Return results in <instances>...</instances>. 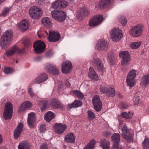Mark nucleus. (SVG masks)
Masks as SVG:
<instances>
[{"label": "nucleus", "mask_w": 149, "mask_h": 149, "mask_svg": "<svg viewBox=\"0 0 149 149\" xmlns=\"http://www.w3.org/2000/svg\"><path fill=\"white\" fill-rule=\"evenodd\" d=\"M119 127L120 129L122 127L121 131L122 132V136L127 142H132L133 140V135L131 133L130 130L127 129L126 125L123 123V121L120 120L119 119Z\"/></svg>", "instance_id": "nucleus-1"}, {"label": "nucleus", "mask_w": 149, "mask_h": 149, "mask_svg": "<svg viewBox=\"0 0 149 149\" xmlns=\"http://www.w3.org/2000/svg\"><path fill=\"white\" fill-rule=\"evenodd\" d=\"M13 32L11 30H7L1 39L0 45L2 49L8 46L13 37Z\"/></svg>", "instance_id": "nucleus-2"}, {"label": "nucleus", "mask_w": 149, "mask_h": 149, "mask_svg": "<svg viewBox=\"0 0 149 149\" xmlns=\"http://www.w3.org/2000/svg\"><path fill=\"white\" fill-rule=\"evenodd\" d=\"M29 14L30 17L34 19H39L42 14V9L38 6H31L29 10Z\"/></svg>", "instance_id": "nucleus-3"}, {"label": "nucleus", "mask_w": 149, "mask_h": 149, "mask_svg": "<svg viewBox=\"0 0 149 149\" xmlns=\"http://www.w3.org/2000/svg\"><path fill=\"white\" fill-rule=\"evenodd\" d=\"M110 35L111 39L115 42L119 41L123 36V34L121 30L116 28L111 30Z\"/></svg>", "instance_id": "nucleus-4"}, {"label": "nucleus", "mask_w": 149, "mask_h": 149, "mask_svg": "<svg viewBox=\"0 0 149 149\" xmlns=\"http://www.w3.org/2000/svg\"><path fill=\"white\" fill-rule=\"evenodd\" d=\"M13 112L12 104L10 102H8L5 105L3 113V116L6 120L10 119Z\"/></svg>", "instance_id": "nucleus-5"}, {"label": "nucleus", "mask_w": 149, "mask_h": 149, "mask_svg": "<svg viewBox=\"0 0 149 149\" xmlns=\"http://www.w3.org/2000/svg\"><path fill=\"white\" fill-rule=\"evenodd\" d=\"M51 15L52 17L55 19L60 22L64 21L66 17V13L61 10L52 11Z\"/></svg>", "instance_id": "nucleus-6"}, {"label": "nucleus", "mask_w": 149, "mask_h": 149, "mask_svg": "<svg viewBox=\"0 0 149 149\" xmlns=\"http://www.w3.org/2000/svg\"><path fill=\"white\" fill-rule=\"evenodd\" d=\"M120 57L122 59L121 64L126 66L129 64L130 61V57L129 53L127 51H122L119 54Z\"/></svg>", "instance_id": "nucleus-7"}, {"label": "nucleus", "mask_w": 149, "mask_h": 149, "mask_svg": "<svg viewBox=\"0 0 149 149\" xmlns=\"http://www.w3.org/2000/svg\"><path fill=\"white\" fill-rule=\"evenodd\" d=\"M44 68L46 71L54 75H58L59 73V70L56 66L49 63L45 64Z\"/></svg>", "instance_id": "nucleus-8"}, {"label": "nucleus", "mask_w": 149, "mask_h": 149, "mask_svg": "<svg viewBox=\"0 0 149 149\" xmlns=\"http://www.w3.org/2000/svg\"><path fill=\"white\" fill-rule=\"evenodd\" d=\"M103 17L101 15H98L92 18L89 22L90 26L94 27L100 24L103 20Z\"/></svg>", "instance_id": "nucleus-9"}, {"label": "nucleus", "mask_w": 149, "mask_h": 149, "mask_svg": "<svg viewBox=\"0 0 149 149\" xmlns=\"http://www.w3.org/2000/svg\"><path fill=\"white\" fill-rule=\"evenodd\" d=\"M103 17L101 15H98L92 18L89 22L90 26L94 27L100 24L103 20Z\"/></svg>", "instance_id": "nucleus-10"}, {"label": "nucleus", "mask_w": 149, "mask_h": 149, "mask_svg": "<svg viewBox=\"0 0 149 149\" xmlns=\"http://www.w3.org/2000/svg\"><path fill=\"white\" fill-rule=\"evenodd\" d=\"M143 29V26L141 25H137L130 31V35L133 37H137L140 36Z\"/></svg>", "instance_id": "nucleus-11"}, {"label": "nucleus", "mask_w": 149, "mask_h": 149, "mask_svg": "<svg viewBox=\"0 0 149 149\" xmlns=\"http://www.w3.org/2000/svg\"><path fill=\"white\" fill-rule=\"evenodd\" d=\"M46 45L45 43L41 40L36 41L33 44V47L36 53H40L45 50Z\"/></svg>", "instance_id": "nucleus-12"}, {"label": "nucleus", "mask_w": 149, "mask_h": 149, "mask_svg": "<svg viewBox=\"0 0 149 149\" xmlns=\"http://www.w3.org/2000/svg\"><path fill=\"white\" fill-rule=\"evenodd\" d=\"M48 78V75L45 73L42 72L32 81L33 84H40L46 81Z\"/></svg>", "instance_id": "nucleus-13"}, {"label": "nucleus", "mask_w": 149, "mask_h": 149, "mask_svg": "<svg viewBox=\"0 0 149 149\" xmlns=\"http://www.w3.org/2000/svg\"><path fill=\"white\" fill-rule=\"evenodd\" d=\"M120 135L118 133H114L111 136V139L114 142L112 149H123V147L119 145L120 142Z\"/></svg>", "instance_id": "nucleus-14"}, {"label": "nucleus", "mask_w": 149, "mask_h": 149, "mask_svg": "<svg viewBox=\"0 0 149 149\" xmlns=\"http://www.w3.org/2000/svg\"><path fill=\"white\" fill-rule=\"evenodd\" d=\"M108 42L105 40L102 39L99 41L96 44L95 48L99 51H105L108 49Z\"/></svg>", "instance_id": "nucleus-15"}, {"label": "nucleus", "mask_w": 149, "mask_h": 149, "mask_svg": "<svg viewBox=\"0 0 149 149\" xmlns=\"http://www.w3.org/2000/svg\"><path fill=\"white\" fill-rule=\"evenodd\" d=\"M100 91L110 97H113L115 95V91L113 86L108 88L105 86H102L100 88Z\"/></svg>", "instance_id": "nucleus-16"}, {"label": "nucleus", "mask_w": 149, "mask_h": 149, "mask_svg": "<svg viewBox=\"0 0 149 149\" xmlns=\"http://www.w3.org/2000/svg\"><path fill=\"white\" fill-rule=\"evenodd\" d=\"M24 51V49H19L16 46H13L10 47L6 51L5 55L7 56H10L17 53H21Z\"/></svg>", "instance_id": "nucleus-17"}, {"label": "nucleus", "mask_w": 149, "mask_h": 149, "mask_svg": "<svg viewBox=\"0 0 149 149\" xmlns=\"http://www.w3.org/2000/svg\"><path fill=\"white\" fill-rule=\"evenodd\" d=\"M93 103L95 109L97 111H100L102 107V103L99 96L96 95L93 99Z\"/></svg>", "instance_id": "nucleus-18"}, {"label": "nucleus", "mask_w": 149, "mask_h": 149, "mask_svg": "<svg viewBox=\"0 0 149 149\" xmlns=\"http://www.w3.org/2000/svg\"><path fill=\"white\" fill-rule=\"evenodd\" d=\"M60 35L58 32L49 31L48 39L50 42H56L60 39Z\"/></svg>", "instance_id": "nucleus-19"}, {"label": "nucleus", "mask_w": 149, "mask_h": 149, "mask_svg": "<svg viewBox=\"0 0 149 149\" xmlns=\"http://www.w3.org/2000/svg\"><path fill=\"white\" fill-rule=\"evenodd\" d=\"M92 62L94 65L97 69L101 71H102L103 70V65L102 63L99 58L96 56L95 55L93 56Z\"/></svg>", "instance_id": "nucleus-20"}, {"label": "nucleus", "mask_w": 149, "mask_h": 149, "mask_svg": "<svg viewBox=\"0 0 149 149\" xmlns=\"http://www.w3.org/2000/svg\"><path fill=\"white\" fill-rule=\"evenodd\" d=\"M89 14V12L86 8L83 7L79 9L77 12V15L78 17L80 18L87 16Z\"/></svg>", "instance_id": "nucleus-21"}, {"label": "nucleus", "mask_w": 149, "mask_h": 149, "mask_svg": "<svg viewBox=\"0 0 149 149\" xmlns=\"http://www.w3.org/2000/svg\"><path fill=\"white\" fill-rule=\"evenodd\" d=\"M72 69V64L69 61H66L62 66V71L64 73H68Z\"/></svg>", "instance_id": "nucleus-22"}, {"label": "nucleus", "mask_w": 149, "mask_h": 149, "mask_svg": "<svg viewBox=\"0 0 149 149\" xmlns=\"http://www.w3.org/2000/svg\"><path fill=\"white\" fill-rule=\"evenodd\" d=\"M54 126L55 131L58 134H61L63 133L67 128L66 125L60 123H56Z\"/></svg>", "instance_id": "nucleus-23"}, {"label": "nucleus", "mask_w": 149, "mask_h": 149, "mask_svg": "<svg viewBox=\"0 0 149 149\" xmlns=\"http://www.w3.org/2000/svg\"><path fill=\"white\" fill-rule=\"evenodd\" d=\"M23 125L22 123H19L17 127L14 131V136L15 138H18L20 135L23 130Z\"/></svg>", "instance_id": "nucleus-24"}, {"label": "nucleus", "mask_w": 149, "mask_h": 149, "mask_svg": "<svg viewBox=\"0 0 149 149\" xmlns=\"http://www.w3.org/2000/svg\"><path fill=\"white\" fill-rule=\"evenodd\" d=\"M35 114L33 112H31L28 114L27 121L28 125L31 127H33L34 123L35 120Z\"/></svg>", "instance_id": "nucleus-25"}, {"label": "nucleus", "mask_w": 149, "mask_h": 149, "mask_svg": "<svg viewBox=\"0 0 149 149\" xmlns=\"http://www.w3.org/2000/svg\"><path fill=\"white\" fill-rule=\"evenodd\" d=\"M32 106V104L29 101H26L20 105L18 111L21 113L24 111L26 109H28Z\"/></svg>", "instance_id": "nucleus-26"}, {"label": "nucleus", "mask_w": 149, "mask_h": 149, "mask_svg": "<svg viewBox=\"0 0 149 149\" xmlns=\"http://www.w3.org/2000/svg\"><path fill=\"white\" fill-rule=\"evenodd\" d=\"M29 25L28 20L26 19H23L19 24L18 27L22 31H25L28 29Z\"/></svg>", "instance_id": "nucleus-27"}, {"label": "nucleus", "mask_w": 149, "mask_h": 149, "mask_svg": "<svg viewBox=\"0 0 149 149\" xmlns=\"http://www.w3.org/2000/svg\"><path fill=\"white\" fill-rule=\"evenodd\" d=\"M114 0H100L98 5L99 8H104L109 6Z\"/></svg>", "instance_id": "nucleus-28"}, {"label": "nucleus", "mask_w": 149, "mask_h": 149, "mask_svg": "<svg viewBox=\"0 0 149 149\" xmlns=\"http://www.w3.org/2000/svg\"><path fill=\"white\" fill-rule=\"evenodd\" d=\"M42 23L43 25L48 28H50L52 26V22L51 19L48 17H45L42 18Z\"/></svg>", "instance_id": "nucleus-29"}, {"label": "nucleus", "mask_w": 149, "mask_h": 149, "mask_svg": "<svg viewBox=\"0 0 149 149\" xmlns=\"http://www.w3.org/2000/svg\"><path fill=\"white\" fill-rule=\"evenodd\" d=\"M88 75L91 79L95 80L98 79V76L92 67H90L89 68Z\"/></svg>", "instance_id": "nucleus-30"}, {"label": "nucleus", "mask_w": 149, "mask_h": 149, "mask_svg": "<svg viewBox=\"0 0 149 149\" xmlns=\"http://www.w3.org/2000/svg\"><path fill=\"white\" fill-rule=\"evenodd\" d=\"M100 146L103 149H110V142L105 139L100 140Z\"/></svg>", "instance_id": "nucleus-31"}, {"label": "nucleus", "mask_w": 149, "mask_h": 149, "mask_svg": "<svg viewBox=\"0 0 149 149\" xmlns=\"http://www.w3.org/2000/svg\"><path fill=\"white\" fill-rule=\"evenodd\" d=\"M65 141L66 142L68 143H73L75 140V138L73 134L72 133L67 134L65 137Z\"/></svg>", "instance_id": "nucleus-32"}, {"label": "nucleus", "mask_w": 149, "mask_h": 149, "mask_svg": "<svg viewBox=\"0 0 149 149\" xmlns=\"http://www.w3.org/2000/svg\"><path fill=\"white\" fill-rule=\"evenodd\" d=\"M52 107L54 109L60 108L61 107V105L60 102L55 99H52L50 103Z\"/></svg>", "instance_id": "nucleus-33"}, {"label": "nucleus", "mask_w": 149, "mask_h": 149, "mask_svg": "<svg viewBox=\"0 0 149 149\" xmlns=\"http://www.w3.org/2000/svg\"><path fill=\"white\" fill-rule=\"evenodd\" d=\"M30 145L27 141H23L20 143L18 146V149H29Z\"/></svg>", "instance_id": "nucleus-34"}, {"label": "nucleus", "mask_w": 149, "mask_h": 149, "mask_svg": "<svg viewBox=\"0 0 149 149\" xmlns=\"http://www.w3.org/2000/svg\"><path fill=\"white\" fill-rule=\"evenodd\" d=\"M55 116L54 113L50 111H48L45 114L44 117L45 119L47 122H49Z\"/></svg>", "instance_id": "nucleus-35"}, {"label": "nucleus", "mask_w": 149, "mask_h": 149, "mask_svg": "<svg viewBox=\"0 0 149 149\" xmlns=\"http://www.w3.org/2000/svg\"><path fill=\"white\" fill-rule=\"evenodd\" d=\"M141 84L145 86L149 84V73L145 75L142 78Z\"/></svg>", "instance_id": "nucleus-36"}, {"label": "nucleus", "mask_w": 149, "mask_h": 149, "mask_svg": "<svg viewBox=\"0 0 149 149\" xmlns=\"http://www.w3.org/2000/svg\"><path fill=\"white\" fill-rule=\"evenodd\" d=\"M82 105L81 101L79 100H75L73 103L68 105V108L70 109L72 108H76L81 106Z\"/></svg>", "instance_id": "nucleus-37"}, {"label": "nucleus", "mask_w": 149, "mask_h": 149, "mask_svg": "<svg viewBox=\"0 0 149 149\" xmlns=\"http://www.w3.org/2000/svg\"><path fill=\"white\" fill-rule=\"evenodd\" d=\"M95 142L96 141L95 140H91L84 149H93L94 146L95 144Z\"/></svg>", "instance_id": "nucleus-38"}, {"label": "nucleus", "mask_w": 149, "mask_h": 149, "mask_svg": "<svg viewBox=\"0 0 149 149\" xmlns=\"http://www.w3.org/2000/svg\"><path fill=\"white\" fill-rule=\"evenodd\" d=\"M142 147L143 149H149V139L146 138L142 143Z\"/></svg>", "instance_id": "nucleus-39"}, {"label": "nucleus", "mask_w": 149, "mask_h": 149, "mask_svg": "<svg viewBox=\"0 0 149 149\" xmlns=\"http://www.w3.org/2000/svg\"><path fill=\"white\" fill-rule=\"evenodd\" d=\"M126 81L128 85L131 87L133 86L135 84L134 79L130 77H127Z\"/></svg>", "instance_id": "nucleus-40"}, {"label": "nucleus", "mask_w": 149, "mask_h": 149, "mask_svg": "<svg viewBox=\"0 0 149 149\" xmlns=\"http://www.w3.org/2000/svg\"><path fill=\"white\" fill-rule=\"evenodd\" d=\"M136 76V70L133 69L129 72L127 77L134 79Z\"/></svg>", "instance_id": "nucleus-41"}, {"label": "nucleus", "mask_w": 149, "mask_h": 149, "mask_svg": "<svg viewBox=\"0 0 149 149\" xmlns=\"http://www.w3.org/2000/svg\"><path fill=\"white\" fill-rule=\"evenodd\" d=\"M88 118L89 120H92L95 118V114L91 111L88 110Z\"/></svg>", "instance_id": "nucleus-42"}, {"label": "nucleus", "mask_w": 149, "mask_h": 149, "mask_svg": "<svg viewBox=\"0 0 149 149\" xmlns=\"http://www.w3.org/2000/svg\"><path fill=\"white\" fill-rule=\"evenodd\" d=\"M141 44V42H132L130 45V47L132 49H137L139 47Z\"/></svg>", "instance_id": "nucleus-43"}, {"label": "nucleus", "mask_w": 149, "mask_h": 149, "mask_svg": "<svg viewBox=\"0 0 149 149\" xmlns=\"http://www.w3.org/2000/svg\"><path fill=\"white\" fill-rule=\"evenodd\" d=\"M68 5L67 1L63 0H60V8H64L66 7Z\"/></svg>", "instance_id": "nucleus-44"}, {"label": "nucleus", "mask_w": 149, "mask_h": 149, "mask_svg": "<svg viewBox=\"0 0 149 149\" xmlns=\"http://www.w3.org/2000/svg\"><path fill=\"white\" fill-rule=\"evenodd\" d=\"M51 8L54 9L60 8V0L56 1L53 2L51 5Z\"/></svg>", "instance_id": "nucleus-45"}, {"label": "nucleus", "mask_w": 149, "mask_h": 149, "mask_svg": "<svg viewBox=\"0 0 149 149\" xmlns=\"http://www.w3.org/2000/svg\"><path fill=\"white\" fill-rule=\"evenodd\" d=\"M121 116L124 118H130L132 117V113L130 112L128 113L127 112H123L121 113Z\"/></svg>", "instance_id": "nucleus-46"}, {"label": "nucleus", "mask_w": 149, "mask_h": 149, "mask_svg": "<svg viewBox=\"0 0 149 149\" xmlns=\"http://www.w3.org/2000/svg\"><path fill=\"white\" fill-rule=\"evenodd\" d=\"M10 10V8H6L2 10V13L0 15V16H5L9 12Z\"/></svg>", "instance_id": "nucleus-47"}, {"label": "nucleus", "mask_w": 149, "mask_h": 149, "mask_svg": "<svg viewBox=\"0 0 149 149\" xmlns=\"http://www.w3.org/2000/svg\"><path fill=\"white\" fill-rule=\"evenodd\" d=\"M73 93L77 96L80 99H82L84 97L83 95L80 91L77 90L73 91Z\"/></svg>", "instance_id": "nucleus-48"}, {"label": "nucleus", "mask_w": 149, "mask_h": 149, "mask_svg": "<svg viewBox=\"0 0 149 149\" xmlns=\"http://www.w3.org/2000/svg\"><path fill=\"white\" fill-rule=\"evenodd\" d=\"M119 21L123 26H125L126 24L127 20L125 17L122 16L119 17Z\"/></svg>", "instance_id": "nucleus-49"}, {"label": "nucleus", "mask_w": 149, "mask_h": 149, "mask_svg": "<svg viewBox=\"0 0 149 149\" xmlns=\"http://www.w3.org/2000/svg\"><path fill=\"white\" fill-rule=\"evenodd\" d=\"M133 99L134 104L135 105H138L139 102V98L137 94H135Z\"/></svg>", "instance_id": "nucleus-50"}, {"label": "nucleus", "mask_w": 149, "mask_h": 149, "mask_svg": "<svg viewBox=\"0 0 149 149\" xmlns=\"http://www.w3.org/2000/svg\"><path fill=\"white\" fill-rule=\"evenodd\" d=\"M39 130L41 132H43L46 130V125L44 124H42L40 125Z\"/></svg>", "instance_id": "nucleus-51"}, {"label": "nucleus", "mask_w": 149, "mask_h": 149, "mask_svg": "<svg viewBox=\"0 0 149 149\" xmlns=\"http://www.w3.org/2000/svg\"><path fill=\"white\" fill-rule=\"evenodd\" d=\"M28 93L30 96L31 97H33L34 95V93L33 92L32 88L30 87H29L28 88Z\"/></svg>", "instance_id": "nucleus-52"}, {"label": "nucleus", "mask_w": 149, "mask_h": 149, "mask_svg": "<svg viewBox=\"0 0 149 149\" xmlns=\"http://www.w3.org/2000/svg\"><path fill=\"white\" fill-rule=\"evenodd\" d=\"M12 70L9 68H5L4 70L5 73L6 74L10 73L12 72Z\"/></svg>", "instance_id": "nucleus-53"}, {"label": "nucleus", "mask_w": 149, "mask_h": 149, "mask_svg": "<svg viewBox=\"0 0 149 149\" xmlns=\"http://www.w3.org/2000/svg\"><path fill=\"white\" fill-rule=\"evenodd\" d=\"M40 149H48L47 145L45 143L42 144L40 147Z\"/></svg>", "instance_id": "nucleus-54"}, {"label": "nucleus", "mask_w": 149, "mask_h": 149, "mask_svg": "<svg viewBox=\"0 0 149 149\" xmlns=\"http://www.w3.org/2000/svg\"><path fill=\"white\" fill-rule=\"evenodd\" d=\"M104 135L107 137H108L110 136L111 133L109 132H105L104 133Z\"/></svg>", "instance_id": "nucleus-55"}, {"label": "nucleus", "mask_w": 149, "mask_h": 149, "mask_svg": "<svg viewBox=\"0 0 149 149\" xmlns=\"http://www.w3.org/2000/svg\"><path fill=\"white\" fill-rule=\"evenodd\" d=\"M48 103L47 101H45V102L44 103V107L45 109L47 108L48 107Z\"/></svg>", "instance_id": "nucleus-56"}, {"label": "nucleus", "mask_w": 149, "mask_h": 149, "mask_svg": "<svg viewBox=\"0 0 149 149\" xmlns=\"http://www.w3.org/2000/svg\"><path fill=\"white\" fill-rule=\"evenodd\" d=\"M107 56L109 58V60L110 62L112 63L114 59L113 58L110 57V56L108 54L107 55Z\"/></svg>", "instance_id": "nucleus-57"}, {"label": "nucleus", "mask_w": 149, "mask_h": 149, "mask_svg": "<svg viewBox=\"0 0 149 149\" xmlns=\"http://www.w3.org/2000/svg\"><path fill=\"white\" fill-rule=\"evenodd\" d=\"M23 43H24L25 47H27L28 46H29L31 45L30 42H24Z\"/></svg>", "instance_id": "nucleus-58"}, {"label": "nucleus", "mask_w": 149, "mask_h": 149, "mask_svg": "<svg viewBox=\"0 0 149 149\" xmlns=\"http://www.w3.org/2000/svg\"><path fill=\"white\" fill-rule=\"evenodd\" d=\"M65 84L67 87H69L70 85V84L68 81H66Z\"/></svg>", "instance_id": "nucleus-59"}, {"label": "nucleus", "mask_w": 149, "mask_h": 149, "mask_svg": "<svg viewBox=\"0 0 149 149\" xmlns=\"http://www.w3.org/2000/svg\"><path fill=\"white\" fill-rule=\"evenodd\" d=\"M3 141V139L1 134H0V144H1L2 143Z\"/></svg>", "instance_id": "nucleus-60"}, {"label": "nucleus", "mask_w": 149, "mask_h": 149, "mask_svg": "<svg viewBox=\"0 0 149 149\" xmlns=\"http://www.w3.org/2000/svg\"><path fill=\"white\" fill-rule=\"evenodd\" d=\"M4 0H0V5L4 1Z\"/></svg>", "instance_id": "nucleus-61"}, {"label": "nucleus", "mask_w": 149, "mask_h": 149, "mask_svg": "<svg viewBox=\"0 0 149 149\" xmlns=\"http://www.w3.org/2000/svg\"><path fill=\"white\" fill-rule=\"evenodd\" d=\"M39 1L40 3V4H41V2L42 1V0H38Z\"/></svg>", "instance_id": "nucleus-62"}, {"label": "nucleus", "mask_w": 149, "mask_h": 149, "mask_svg": "<svg viewBox=\"0 0 149 149\" xmlns=\"http://www.w3.org/2000/svg\"><path fill=\"white\" fill-rule=\"evenodd\" d=\"M75 0H70V1H74Z\"/></svg>", "instance_id": "nucleus-63"}, {"label": "nucleus", "mask_w": 149, "mask_h": 149, "mask_svg": "<svg viewBox=\"0 0 149 149\" xmlns=\"http://www.w3.org/2000/svg\"><path fill=\"white\" fill-rule=\"evenodd\" d=\"M0 149H4L3 148H0Z\"/></svg>", "instance_id": "nucleus-64"}]
</instances>
